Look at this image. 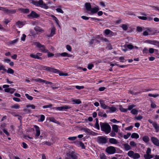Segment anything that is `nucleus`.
Segmentation results:
<instances>
[{
    "label": "nucleus",
    "instance_id": "32",
    "mask_svg": "<svg viewBox=\"0 0 159 159\" xmlns=\"http://www.w3.org/2000/svg\"><path fill=\"white\" fill-rule=\"evenodd\" d=\"M123 47L124 48H128L130 50L134 48L133 46L131 44H125L124 45Z\"/></svg>",
    "mask_w": 159,
    "mask_h": 159
},
{
    "label": "nucleus",
    "instance_id": "62",
    "mask_svg": "<svg viewBox=\"0 0 159 159\" xmlns=\"http://www.w3.org/2000/svg\"><path fill=\"white\" fill-rule=\"evenodd\" d=\"M45 116L43 115H40V120L41 121H43L45 119Z\"/></svg>",
    "mask_w": 159,
    "mask_h": 159
},
{
    "label": "nucleus",
    "instance_id": "13",
    "mask_svg": "<svg viewBox=\"0 0 159 159\" xmlns=\"http://www.w3.org/2000/svg\"><path fill=\"white\" fill-rule=\"evenodd\" d=\"M71 107L70 106H65L61 107H57L56 108V109L58 111L65 110L67 109H70Z\"/></svg>",
    "mask_w": 159,
    "mask_h": 159
},
{
    "label": "nucleus",
    "instance_id": "49",
    "mask_svg": "<svg viewBox=\"0 0 159 159\" xmlns=\"http://www.w3.org/2000/svg\"><path fill=\"white\" fill-rule=\"evenodd\" d=\"M131 134L130 133H128L127 134L124 135L123 136L124 138L125 139H128L129 137L130 136Z\"/></svg>",
    "mask_w": 159,
    "mask_h": 159
},
{
    "label": "nucleus",
    "instance_id": "45",
    "mask_svg": "<svg viewBox=\"0 0 159 159\" xmlns=\"http://www.w3.org/2000/svg\"><path fill=\"white\" fill-rule=\"evenodd\" d=\"M148 96L149 97H152L154 98H156L159 96V94H153L151 93H149L148 94Z\"/></svg>",
    "mask_w": 159,
    "mask_h": 159
},
{
    "label": "nucleus",
    "instance_id": "40",
    "mask_svg": "<svg viewBox=\"0 0 159 159\" xmlns=\"http://www.w3.org/2000/svg\"><path fill=\"white\" fill-rule=\"evenodd\" d=\"M131 113L133 114L136 115L138 114V111L135 109H133L131 110Z\"/></svg>",
    "mask_w": 159,
    "mask_h": 159
},
{
    "label": "nucleus",
    "instance_id": "31",
    "mask_svg": "<svg viewBox=\"0 0 159 159\" xmlns=\"http://www.w3.org/2000/svg\"><path fill=\"white\" fill-rule=\"evenodd\" d=\"M131 137L132 138H135L137 139L139 138V135L136 133H134L132 134Z\"/></svg>",
    "mask_w": 159,
    "mask_h": 159
},
{
    "label": "nucleus",
    "instance_id": "12",
    "mask_svg": "<svg viewBox=\"0 0 159 159\" xmlns=\"http://www.w3.org/2000/svg\"><path fill=\"white\" fill-rule=\"evenodd\" d=\"M34 127L35 128L36 132L35 135V138L37 139L39 136L40 134V129L39 127L36 125H34Z\"/></svg>",
    "mask_w": 159,
    "mask_h": 159
},
{
    "label": "nucleus",
    "instance_id": "50",
    "mask_svg": "<svg viewBox=\"0 0 159 159\" xmlns=\"http://www.w3.org/2000/svg\"><path fill=\"white\" fill-rule=\"evenodd\" d=\"M77 138V137H69L68 138V139L70 141H74Z\"/></svg>",
    "mask_w": 159,
    "mask_h": 159
},
{
    "label": "nucleus",
    "instance_id": "9",
    "mask_svg": "<svg viewBox=\"0 0 159 159\" xmlns=\"http://www.w3.org/2000/svg\"><path fill=\"white\" fill-rule=\"evenodd\" d=\"M42 54L41 53L37 52L36 54H30V56L33 58L37 59L39 60H42V58L40 56H42Z\"/></svg>",
    "mask_w": 159,
    "mask_h": 159
},
{
    "label": "nucleus",
    "instance_id": "17",
    "mask_svg": "<svg viewBox=\"0 0 159 159\" xmlns=\"http://www.w3.org/2000/svg\"><path fill=\"white\" fill-rule=\"evenodd\" d=\"M104 33L107 35H109L110 36L114 35V33L109 29H106L104 30Z\"/></svg>",
    "mask_w": 159,
    "mask_h": 159
},
{
    "label": "nucleus",
    "instance_id": "55",
    "mask_svg": "<svg viewBox=\"0 0 159 159\" xmlns=\"http://www.w3.org/2000/svg\"><path fill=\"white\" fill-rule=\"evenodd\" d=\"M52 106V104H50L48 105H46L43 106V108H51Z\"/></svg>",
    "mask_w": 159,
    "mask_h": 159
},
{
    "label": "nucleus",
    "instance_id": "25",
    "mask_svg": "<svg viewBox=\"0 0 159 159\" xmlns=\"http://www.w3.org/2000/svg\"><path fill=\"white\" fill-rule=\"evenodd\" d=\"M109 142L110 143L113 144H116L118 143L117 140L114 138L110 139Z\"/></svg>",
    "mask_w": 159,
    "mask_h": 159
},
{
    "label": "nucleus",
    "instance_id": "33",
    "mask_svg": "<svg viewBox=\"0 0 159 159\" xmlns=\"http://www.w3.org/2000/svg\"><path fill=\"white\" fill-rule=\"evenodd\" d=\"M123 146L125 150L126 151L129 150L131 149L130 146L128 144H124Z\"/></svg>",
    "mask_w": 159,
    "mask_h": 159
},
{
    "label": "nucleus",
    "instance_id": "52",
    "mask_svg": "<svg viewBox=\"0 0 159 159\" xmlns=\"http://www.w3.org/2000/svg\"><path fill=\"white\" fill-rule=\"evenodd\" d=\"M138 18L139 19L143 20H146L147 19V17L146 16H138Z\"/></svg>",
    "mask_w": 159,
    "mask_h": 159
},
{
    "label": "nucleus",
    "instance_id": "5",
    "mask_svg": "<svg viewBox=\"0 0 159 159\" xmlns=\"http://www.w3.org/2000/svg\"><path fill=\"white\" fill-rule=\"evenodd\" d=\"M97 142L99 144H103L107 143V139L103 136H99L97 138Z\"/></svg>",
    "mask_w": 159,
    "mask_h": 159
},
{
    "label": "nucleus",
    "instance_id": "27",
    "mask_svg": "<svg viewBox=\"0 0 159 159\" xmlns=\"http://www.w3.org/2000/svg\"><path fill=\"white\" fill-rule=\"evenodd\" d=\"M112 130L116 132L117 133L118 131V126L114 125L112 126Z\"/></svg>",
    "mask_w": 159,
    "mask_h": 159
},
{
    "label": "nucleus",
    "instance_id": "18",
    "mask_svg": "<svg viewBox=\"0 0 159 159\" xmlns=\"http://www.w3.org/2000/svg\"><path fill=\"white\" fill-rule=\"evenodd\" d=\"M99 10V8L98 7H95L94 8H91L89 11H90L91 14H93L97 13Z\"/></svg>",
    "mask_w": 159,
    "mask_h": 159
},
{
    "label": "nucleus",
    "instance_id": "30",
    "mask_svg": "<svg viewBox=\"0 0 159 159\" xmlns=\"http://www.w3.org/2000/svg\"><path fill=\"white\" fill-rule=\"evenodd\" d=\"M25 23L23 22L20 21H18L16 23V25L19 28L21 27Z\"/></svg>",
    "mask_w": 159,
    "mask_h": 159
},
{
    "label": "nucleus",
    "instance_id": "54",
    "mask_svg": "<svg viewBox=\"0 0 159 159\" xmlns=\"http://www.w3.org/2000/svg\"><path fill=\"white\" fill-rule=\"evenodd\" d=\"M27 108L31 107L32 109H34L35 108V106L33 105H28L26 106Z\"/></svg>",
    "mask_w": 159,
    "mask_h": 159
},
{
    "label": "nucleus",
    "instance_id": "3",
    "mask_svg": "<svg viewBox=\"0 0 159 159\" xmlns=\"http://www.w3.org/2000/svg\"><path fill=\"white\" fill-rule=\"evenodd\" d=\"M66 156L67 157H70L72 159H80L79 158V155L73 151L67 153Z\"/></svg>",
    "mask_w": 159,
    "mask_h": 159
},
{
    "label": "nucleus",
    "instance_id": "64",
    "mask_svg": "<svg viewBox=\"0 0 159 159\" xmlns=\"http://www.w3.org/2000/svg\"><path fill=\"white\" fill-rule=\"evenodd\" d=\"M116 132L112 130L111 133L110 134V135L112 137H114L116 135Z\"/></svg>",
    "mask_w": 159,
    "mask_h": 159
},
{
    "label": "nucleus",
    "instance_id": "48",
    "mask_svg": "<svg viewBox=\"0 0 159 159\" xmlns=\"http://www.w3.org/2000/svg\"><path fill=\"white\" fill-rule=\"evenodd\" d=\"M100 159H106V156L104 153H102L100 155Z\"/></svg>",
    "mask_w": 159,
    "mask_h": 159
},
{
    "label": "nucleus",
    "instance_id": "21",
    "mask_svg": "<svg viewBox=\"0 0 159 159\" xmlns=\"http://www.w3.org/2000/svg\"><path fill=\"white\" fill-rule=\"evenodd\" d=\"M85 6L86 10L89 11L91 8V6L90 3L87 2L85 4Z\"/></svg>",
    "mask_w": 159,
    "mask_h": 159
},
{
    "label": "nucleus",
    "instance_id": "38",
    "mask_svg": "<svg viewBox=\"0 0 159 159\" xmlns=\"http://www.w3.org/2000/svg\"><path fill=\"white\" fill-rule=\"evenodd\" d=\"M144 157L145 159H150L152 157V155L150 154H144Z\"/></svg>",
    "mask_w": 159,
    "mask_h": 159
},
{
    "label": "nucleus",
    "instance_id": "6",
    "mask_svg": "<svg viewBox=\"0 0 159 159\" xmlns=\"http://www.w3.org/2000/svg\"><path fill=\"white\" fill-rule=\"evenodd\" d=\"M35 44L37 47L40 48V50L42 52L45 53L48 51L47 49L45 48L44 45H42L39 43L36 42Z\"/></svg>",
    "mask_w": 159,
    "mask_h": 159
},
{
    "label": "nucleus",
    "instance_id": "35",
    "mask_svg": "<svg viewBox=\"0 0 159 159\" xmlns=\"http://www.w3.org/2000/svg\"><path fill=\"white\" fill-rule=\"evenodd\" d=\"M72 101L73 102V104H80L81 103V101L79 99H74Z\"/></svg>",
    "mask_w": 159,
    "mask_h": 159
},
{
    "label": "nucleus",
    "instance_id": "43",
    "mask_svg": "<svg viewBox=\"0 0 159 159\" xmlns=\"http://www.w3.org/2000/svg\"><path fill=\"white\" fill-rule=\"evenodd\" d=\"M26 98L30 100H32L33 99V97L29 95L27 93H26L25 94Z\"/></svg>",
    "mask_w": 159,
    "mask_h": 159
},
{
    "label": "nucleus",
    "instance_id": "11",
    "mask_svg": "<svg viewBox=\"0 0 159 159\" xmlns=\"http://www.w3.org/2000/svg\"><path fill=\"white\" fill-rule=\"evenodd\" d=\"M27 16L30 18H37L39 17V15L35 11H32L31 13Z\"/></svg>",
    "mask_w": 159,
    "mask_h": 159
},
{
    "label": "nucleus",
    "instance_id": "24",
    "mask_svg": "<svg viewBox=\"0 0 159 159\" xmlns=\"http://www.w3.org/2000/svg\"><path fill=\"white\" fill-rule=\"evenodd\" d=\"M49 71L55 73H58L59 72L58 70L51 67H50Z\"/></svg>",
    "mask_w": 159,
    "mask_h": 159
},
{
    "label": "nucleus",
    "instance_id": "60",
    "mask_svg": "<svg viewBox=\"0 0 159 159\" xmlns=\"http://www.w3.org/2000/svg\"><path fill=\"white\" fill-rule=\"evenodd\" d=\"M129 144L132 147H135L136 146V144L134 141L130 142Z\"/></svg>",
    "mask_w": 159,
    "mask_h": 159
},
{
    "label": "nucleus",
    "instance_id": "44",
    "mask_svg": "<svg viewBox=\"0 0 159 159\" xmlns=\"http://www.w3.org/2000/svg\"><path fill=\"white\" fill-rule=\"evenodd\" d=\"M147 30L149 35L154 34V33L152 32V30L151 28H148L147 29Z\"/></svg>",
    "mask_w": 159,
    "mask_h": 159
},
{
    "label": "nucleus",
    "instance_id": "29",
    "mask_svg": "<svg viewBox=\"0 0 159 159\" xmlns=\"http://www.w3.org/2000/svg\"><path fill=\"white\" fill-rule=\"evenodd\" d=\"M143 140L145 142L147 143L149 141V137L147 136H145L143 137Z\"/></svg>",
    "mask_w": 159,
    "mask_h": 159
},
{
    "label": "nucleus",
    "instance_id": "23",
    "mask_svg": "<svg viewBox=\"0 0 159 159\" xmlns=\"http://www.w3.org/2000/svg\"><path fill=\"white\" fill-rule=\"evenodd\" d=\"M99 43L100 41L96 39H92L89 42V44L92 45L93 43Z\"/></svg>",
    "mask_w": 159,
    "mask_h": 159
},
{
    "label": "nucleus",
    "instance_id": "15",
    "mask_svg": "<svg viewBox=\"0 0 159 159\" xmlns=\"http://www.w3.org/2000/svg\"><path fill=\"white\" fill-rule=\"evenodd\" d=\"M146 42L149 44L154 45L157 46L159 44V42L157 40H148L146 41Z\"/></svg>",
    "mask_w": 159,
    "mask_h": 159
},
{
    "label": "nucleus",
    "instance_id": "7",
    "mask_svg": "<svg viewBox=\"0 0 159 159\" xmlns=\"http://www.w3.org/2000/svg\"><path fill=\"white\" fill-rule=\"evenodd\" d=\"M115 148L113 146H110L107 147L106 149V152L110 154H113L116 152Z\"/></svg>",
    "mask_w": 159,
    "mask_h": 159
},
{
    "label": "nucleus",
    "instance_id": "37",
    "mask_svg": "<svg viewBox=\"0 0 159 159\" xmlns=\"http://www.w3.org/2000/svg\"><path fill=\"white\" fill-rule=\"evenodd\" d=\"M6 71L8 73L13 74L14 73V71L13 70L10 68H8V70H7Z\"/></svg>",
    "mask_w": 159,
    "mask_h": 159
},
{
    "label": "nucleus",
    "instance_id": "8",
    "mask_svg": "<svg viewBox=\"0 0 159 159\" xmlns=\"http://www.w3.org/2000/svg\"><path fill=\"white\" fill-rule=\"evenodd\" d=\"M151 140L152 143L157 146H159V140L155 137H151Z\"/></svg>",
    "mask_w": 159,
    "mask_h": 159
},
{
    "label": "nucleus",
    "instance_id": "34",
    "mask_svg": "<svg viewBox=\"0 0 159 159\" xmlns=\"http://www.w3.org/2000/svg\"><path fill=\"white\" fill-rule=\"evenodd\" d=\"M51 16L53 20L55 21L57 25H58L59 26H60L59 24V20H58L57 18L53 15H52Z\"/></svg>",
    "mask_w": 159,
    "mask_h": 159
},
{
    "label": "nucleus",
    "instance_id": "57",
    "mask_svg": "<svg viewBox=\"0 0 159 159\" xmlns=\"http://www.w3.org/2000/svg\"><path fill=\"white\" fill-rule=\"evenodd\" d=\"M66 48L70 52L71 51V46L69 45H66Z\"/></svg>",
    "mask_w": 159,
    "mask_h": 159
},
{
    "label": "nucleus",
    "instance_id": "20",
    "mask_svg": "<svg viewBox=\"0 0 159 159\" xmlns=\"http://www.w3.org/2000/svg\"><path fill=\"white\" fill-rule=\"evenodd\" d=\"M108 109H109V111H107L106 112L107 113H108V112L112 113L115 111L116 110V108L114 107H109Z\"/></svg>",
    "mask_w": 159,
    "mask_h": 159
},
{
    "label": "nucleus",
    "instance_id": "4",
    "mask_svg": "<svg viewBox=\"0 0 159 159\" xmlns=\"http://www.w3.org/2000/svg\"><path fill=\"white\" fill-rule=\"evenodd\" d=\"M128 155L133 159H137L140 157V154L137 153H134L133 151H130L128 153Z\"/></svg>",
    "mask_w": 159,
    "mask_h": 159
},
{
    "label": "nucleus",
    "instance_id": "51",
    "mask_svg": "<svg viewBox=\"0 0 159 159\" xmlns=\"http://www.w3.org/2000/svg\"><path fill=\"white\" fill-rule=\"evenodd\" d=\"M100 40H102L103 42H108L109 40L106 38H104L103 37H100Z\"/></svg>",
    "mask_w": 159,
    "mask_h": 159
},
{
    "label": "nucleus",
    "instance_id": "16",
    "mask_svg": "<svg viewBox=\"0 0 159 159\" xmlns=\"http://www.w3.org/2000/svg\"><path fill=\"white\" fill-rule=\"evenodd\" d=\"M50 30L51 33L49 35L47 36L48 37H52L55 34L56 28L54 27L51 28Z\"/></svg>",
    "mask_w": 159,
    "mask_h": 159
},
{
    "label": "nucleus",
    "instance_id": "39",
    "mask_svg": "<svg viewBox=\"0 0 159 159\" xmlns=\"http://www.w3.org/2000/svg\"><path fill=\"white\" fill-rule=\"evenodd\" d=\"M77 144L79 145L83 149H84L85 148V146L84 144L81 142H77Z\"/></svg>",
    "mask_w": 159,
    "mask_h": 159
},
{
    "label": "nucleus",
    "instance_id": "19",
    "mask_svg": "<svg viewBox=\"0 0 159 159\" xmlns=\"http://www.w3.org/2000/svg\"><path fill=\"white\" fill-rule=\"evenodd\" d=\"M101 107L102 108L104 109H108L109 107L106 105L104 102L103 101H99Z\"/></svg>",
    "mask_w": 159,
    "mask_h": 159
},
{
    "label": "nucleus",
    "instance_id": "26",
    "mask_svg": "<svg viewBox=\"0 0 159 159\" xmlns=\"http://www.w3.org/2000/svg\"><path fill=\"white\" fill-rule=\"evenodd\" d=\"M152 125L156 130V132H158L159 131V127L157 124L156 122H155L153 123Z\"/></svg>",
    "mask_w": 159,
    "mask_h": 159
},
{
    "label": "nucleus",
    "instance_id": "63",
    "mask_svg": "<svg viewBox=\"0 0 159 159\" xmlns=\"http://www.w3.org/2000/svg\"><path fill=\"white\" fill-rule=\"evenodd\" d=\"M148 52V49L146 48H145L143 51V54L147 53Z\"/></svg>",
    "mask_w": 159,
    "mask_h": 159
},
{
    "label": "nucleus",
    "instance_id": "56",
    "mask_svg": "<svg viewBox=\"0 0 159 159\" xmlns=\"http://www.w3.org/2000/svg\"><path fill=\"white\" fill-rule=\"evenodd\" d=\"M93 64H89L88 65L87 68L89 70H91L93 67Z\"/></svg>",
    "mask_w": 159,
    "mask_h": 159
},
{
    "label": "nucleus",
    "instance_id": "41",
    "mask_svg": "<svg viewBox=\"0 0 159 159\" xmlns=\"http://www.w3.org/2000/svg\"><path fill=\"white\" fill-rule=\"evenodd\" d=\"M43 79H41L40 78H37L36 79H33L32 80L33 81H35L37 82H39V83H41L43 81Z\"/></svg>",
    "mask_w": 159,
    "mask_h": 159
},
{
    "label": "nucleus",
    "instance_id": "1",
    "mask_svg": "<svg viewBox=\"0 0 159 159\" xmlns=\"http://www.w3.org/2000/svg\"><path fill=\"white\" fill-rule=\"evenodd\" d=\"M101 129L102 131L106 134H108L111 131V127L107 123L100 122Z\"/></svg>",
    "mask_w": 159,
    "mask_h": 159
},
{
    "label": "nucleus",
    "instance_id": "22",
    "mask_svg": "<svg viewBox=\"0 0 159 159\" xmlns=\"http://www.w3.org/2000/svg\"><path fill=\"white\" fill-rule=\"evenodd\" d=\"M34 30L36 31H38L39 32H44V30H43L40 27L36 26L34 28Z\"/></svg>",
    "mask_w": 159,
    "mask_h": 159
},
{
    "label": "nucleus",
    "instance_id": "2",
    "mask_svg": "<svg viewBox=\"0 0 159 159\" xmlns=\"http://www.w3.org/2000/svg\"><path fill=\"white\" fill-rule=\"evenodd\" d=\"M31 2V3L36 7H40L41 8L47 9L48 8V6L45 3H44L43 0H39L38 1H35L34 0H30Z\"/></svg>",
    "mask_w": 159,
    "mask_h": 159
},
{
    "label": "nucleus",
    "instance_id": "61",
    "mask_svg": "<svg viewBox=\"0 0 159 159\" xmlns=\"http://www.w3.org/2000/svg\"><path fill=\"white\" fill-rule=\"evenodd\" d=\"M119 59L120 60V61L122 62H124L125 61V57H121L119 58Z\"/></svg>",
    "mask_w": 159,
    "mask_h": 159
},
{
    "label": "nucleus",
    "instance_id": "46",
    "mask_svg": "<svg viewBox=\"0 0 159 159\" xmlns=\"http://www.w3.org/2000/svg\"><path fill=\"white\" fill-rule=\"evenodd\" d=\"M135 105H134L132 104L129 105L127 108L128 110H130L133 109V108L135 107Z\"/></svg>",
    "mask_w": 159,
    "mask_h": 159
},
{
    "label": "nucleus",
    "instance_id": "53",
    "mask_svg": "<svg viewBox=\"0 0 159 159\" xmlns=\"http://www.w3.org/2000/svg\"><path fill=\"white\" fill-rule=\"evenodd\" d=\"M120 111L122 112H126L128 111L127 108L125 109L121 107L120 108Z\"/></svg>",
    "mask_w": 159,
    "mask_h": 159
},
{
    "label": "nucleus",
    "instance_id": "36",
    "mask_svg": "<svg viewBox=\"0 0 159 159\" xmlns=\"http://www.w3.org/2000/svg\"><path fill=\"white\" fill-rule=\"evenodd\" d=\"M20 11L24 13H27L29 12V10L28 9L21 8L20 9Z\"/></svg>",
    "mask_w": 159,
    "mask_h": 159
},
{
    "label": "nucleus",
    "instance_id": "47",
    "mask_svg": "<svg viewBox=\"0 0 159 159\" xmlns=\"http://www.w3.org/2000/svg\"><path fill=\"white\" fill-rule=\"evenodd\" d=\"M42 67L43 70L47 71H49L50 67L43 66H42Z\"/></svg>",
    "mask_w": 159,
    "mask_h": 159
},
{
    "label": "nucleus",
    "instance_id": "58",
    "mask_svg": "<svg viewBox=\"0 0 159 159\" xmlns=\"http://www.w3.org/2000/svg\"><path fill=\"white\" fill-rule=\"evenodd\" d=\"M56 11L58 12L61 13H63L64 11H63V10L61 8H57L56 9Z\"/></svg>",
    "mask_w": 159,
    "mask_h": 159
},
{
    "label": "nucleus",
    "instance_id": "14",
    "mask_svg": "<svg viewBox=\"0 0 159 159\" xmlns=\"http://www.w3.org/2000/svg\"><path fill=\"white\" fill-rule=\"evenodd\" d=\"M58 57L61 56L62 57H71L72 55L71 54H70L66 52H64L62 53H59L57 54Z\"/></svg>",
    "mask_w": 159,
    "mask_h": 159
},
{
    "label": "nucleus",
    "instance_id": "10",
    "mask_svg": "<svg viewBox=\"0 0 159 159\" xmlns=\"http://www.w3.org/2000/svg\"><path fill=\"white\" fill-rule=\"evenodd\" d=\"M3 11L7 14L10 15L15 13L16 10L15 9H8L7 7H4Z\"/></svg>",
    "mask_w": 159,
    "mask_h": 159
},
{
    "label": "nucleus",
    "instance_id": "42",
    "mask_svg": "<svg viewBox=\"0 0 159 159\" xmlns=\"http://www.w3.org/2000/svg\"><path fill=\"white\" fill-rule=\"evenodd\" d=\"M121 27L124 30H126L128 29V26L126 24H123L121 26Z\"/></svg>",
    "mask_w": 159,
    "mask_h": 159
},
{
    "label": "nucleus",
    "instance_id": "59",
    "mask_svg": "<svg viewBox=\"0 0 159 159\" xmlns=\"http://www.w3.org/2000/svg\"><path fill=\"white\" fill-rule=\"evenodd\" d=\"M83 130L86 133H90L91 132L90 130L88 128H84Z\"/></svg>",
    "mask_w": 159,
    "mask_h": 159
},
{
    "label": "nucleus",
    "instance_id": "28",
    "mask_svg": "<svg viewBox=\"0 0 159 159\" xmlns=\"http://www.w3.org/2000/svg\"><path fill=\"white\" fill-rule=\"evenodd\" d=\"M96 123L95 124V127L98 130L100 129V126L98 123V118L95 119Z\"/></svg>",
    "mask_w": 159,
    "mask_h": 159
}]
</instances>
